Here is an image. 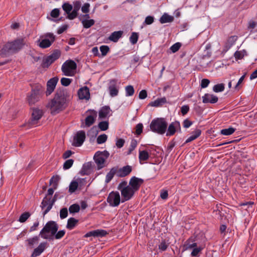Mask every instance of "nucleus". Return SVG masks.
<instances>
[{
	"label": "nucleus",
	"mask_w": 257,
	"mask_h": 257,
	"mask_svg": "<svg viewBox=\"0 0 257 257\" xmlns=\"http://www.w3.org/2000/svg\"><path fill=\"white\" fill-rule=\"evenodd\" d=\"M143 130V125L141 123L137 124L136 126V134L138 136L140 135Z\"/></svg>",
	"instance_id": "nucleus-61"
},
{
	"label": "nucleus",
	"mask_w": 257,
	"mask_h": 257,
	"mask_svg": "<svg viewBox=\"0 0 257 257\" xmlns=\"http://www.w3.org/2000/svg\"><path fill=\"white\" fill-rule=\"evenodd\" d=\"M77 93L80 99L88 100L90 98L89 89L87 86H84L80 88Z\"/></svg>",
	"instance_id": "nucleus-18"
},
{
	"label": "nucleus",
	"mask_w": 257,
	"mask_h": 257,
	"mask_svg": "<svg viewBox=\"0 0 257 257\" xmlns=\"http://www.w3.org/2000/svg\"><path fill=\"white\" fill-rule=\"evenodd\" d=\"M78 187V182L76 181H72L69 186V192L74 193Z\"/></svg>",
	"instance_id": "nucleus-43"
},
{
	"label": "nucleus",
	"mask_w": 257,
	"mask_h": 257,
	"mask_svg": "<svg viewBox=\"0 0 257 257\" xmlns=\"http://www.w3.org/2000/svg\"><path fill=\"white\" fill-rule=\"evenodd\" d=\"M195 237L191 236L185 242L183 245V250H186L188 249H191L193 247H196L197 244L195 242Z\"/></svg>",
	"instance_id": "nucleus-23"
},
{
	"label": "nucleus",
	"mask_w": 257,
	"mask_h": 257,
	"mask_svg": "<svg viewBox=\"0 0 257 257\" xmlns=\"http://www.w3.org/2000/svg\"><path fill=\"white\" fill-rule=\"evenodd\" d=\"M123 31H115L111 34L108 37V39L113 42L116 43L122 37Z\"/></svg>",
	"instance_id": "nucleus-27"
},
{
	"label": "nucleus",
	"mask_w": 257,
	"mask_h": 257,
	"mask_svg": "<svg viewBox=\"0 0 257 257\" xmlns=\"http://www.w3.org/2000/svg\"><path fill=\"white\" fill-rule=\"evenodd\" d=\"M46 37H49L50 40L46 38L42 40L39 44V46L43 49H46L49 47L55 40V36L53 33H47L46 34Z\"/></svg>",
	"instance_id": "nucleus-12"
},
{
	"label": "nucleus",
	"mask_w": 257,
	"mask_h": 257,
	"mask_svg": "<svg viewBox=\"0 0 257 257\" xmlns=\"http://www.w3.org/2000/svg\"><path fill=\"white\" fill-rule=\"evenodd\" d=\"M83 27L85 29H88L94 25L95 21L93 19H84L81 21Z\"/></svg>",
	"instance_id": "nucleus-38"
},
{
	"label": "nucleus",
	"mask_w": 257,
	"mask_h": 257,
	"mask_svg": "<svg viewBox=\"0 0 257 257\" xmlns=\"http://www.w3.org/2000/svg\"><path fill=\"white\" fill-rule=\"evenodd\" d=\"M204 245H201L198 247L197 246L196 247H193V249L191 253V255L192 256H197L198 253L204 249Z\"/></svg>",
	"instance_id": "nucleus-42"
},
{
	"label": "nucleus",
	"mask_w": 257,
	"mask_h": 257,
	"mask_svg": "<svg viewBox=\"0 0 257 257\" xmlns=\"http://www.w3.org/2000/svg\"><path fill=\"white\" fill-rule=\"evenodd\" d=\"M60 179V177L59 175L53 176L50 180L49 185H53L54 189H56L58 185V182Z\"/></svg>",
	"instance_id": "nucleus-37"
},
{
	"label": "nucleus",
	"mask_w": 257,
	"mask_h": 257,
	"mask_svg": "<svg viewBox=\"0 0 257 257\" xmlns=\"http://www.w3.org/2000/svg\"><path fill=\"white\" fill-rule=\"evenodd\" d=\"M57 195L55 194L52 199H50V204L43 212V216H45L52 208L53 205L57 200Z\"/></svg>",
	"instance_id": "nucleus-40"
},
{
	"label": "nucleus",
	"mask_w": 257,
	"mask_h": 257,
	"mask_svg": "<svg viewBox=\"0 0 257 257\" xmlns=\"http://www.w3.org/2000/svg\"><path fill=\"white\" fill-rule=\"evenodd\" d=\"M68 91L66 89L59 88L57 89L53 98L58 100L65 105H67V98L69 97Z\"/></svg>",
	"instance_id": "nucleus-9"
},
{
	"label": "nucleus",
	"mask_w": 257,
	"mask_h": 257,
	"mask_svg": "<svg viewBox=\"0 0 257 257\" xmlns=\"http://www.w3.org/2000/svg\"><path fill=\"white\" fill-rule=\"evenodd\" d=\"M60 15V10L59 9L55 8L53 9L50 13V16L53 18H57Z\"/></svg>",
	"instance_id": "nucleus-62"
},
{
	"label": "nucleus",
	"mask_w": 257,
	"mask_h": 257,
	"mask_svg": "<svg viewBox=\"0 0 257 257\" xmlns=\"http://www.w3.org/2000/svg\"><path fill=\"white\" fill-rule=\"evenodd\" d=\"M154 21V18L153 16H148L146 18L144 23L149 25L152 24Z\"/></svg>",
	"instance_id": "nucleus-63"
},
{
	"label": "nucleus",
	"mask_w": 257,
	"mask_h": 257,
	"mask_svg": "<svg viewBox=\"0 0 257 257\" xmlns=\"http://www.w3.org/2000/svg\"><path fill=\"white\" fill-rule=\"evenodd\" d=\"M107 139V136L105 134L100 135L97 138V143L98 144H101L105 143Z\"/></svg>",
	"instance_id": "nucleus-56"
},
{
	"label": "nucleus",
	"mask_w": 257,
	"mask_h": 257,
	"mask_svg": "<svg viewBox=\"0 0 257 257\" xmlns=\"http://www.w3.org/2000/svg\"><path fill=\"white\" fill-rule=\"evenodd\" d=\"M58 225L54 221H48L40 231L39 236L44 239H53V236L58 230Z\"/></svg>",
	"instance_id": "nucleus-3"
},
{
	"label": "nucleus",
	"mask_w": 257,
	"mask_h": 257,
	"mask_svg": "<svg viewBox=\"0 0 257 257\" xmlns=\"http://www.w3.org/2000/svg\"><path fill=\"white\" fill-rule=\"evenodd\" d=\"M58 78L54 77L49 80L47 83L46 96L50 95L54 90L56 84L58 81Z\"/></svg>",
	"instance_id": "nucleus-16"
},
{
	"label": "nucleus",
	"mask_w": 257,
	"mask_h": 257,
	"mask_svg": "<svg viewBox=\"0 0 257 257\" xmlns=\"http://www.w3.org/2000/svg\"><path fill=\"white\" fill-rule=\"evenodd\" d=\"M107 202L110 206L116 207L120 202V197L118 192L111 191L107 198Z\"/></svg>",
	"instance_id": "nucleus-10"
},
{
	"label": "nucleus",
	"mask_w": 257,
	"mask_h": 257,
	"mask_svg": "<svg viewBox=\"0 0 257 257\" xmlns=\"http://www.w3.org/2000/svg\"><path fill=\"white\" fill-rule=\"evenodd\" d=\"M25 45L24 38H18L12 41L8 42L0 50V56L6 57L18 53Z\"/></svg>",
	"instance_id": "nucleus-1"
},
{
	"label": "nucleus",
	"mask_w": 257,
	"mask_h": 257,
	"mask_svg": "<svg viewBox=\"0 0 257 257\" xmlns=\"http://www.w3.org/2000/svg\"><path fill=\"white\" fill-rule=\"evenodd\" d=\"M174 20V18L168 15L167 13H164L159 19V21L161 24L172 22Z\"/></svg>",
	"instance_id": "nucleus-33"
},
{
	"label": "nucleus",
	"mask_w": 257,
	"mask_h": 257,
	"mask_svg": "<svg viewBox=\"0 0 257 257\" xmlns=\"http://www.w3.org/2000/svg\"><path fill=\"white\" fill-rule=\"evenodd\" d=\"M109 122L108 121H100L98 124V127L101 131H106L108 128Z\"/></svg>",
	"instance_id": "nucleus-48"
},
{
	"label": "nucleus",
	"mask_w": 257,
	"mask_h": 257,
	"mask_svg": "<svg viewBox=\"0 0 257 257\" xmlns=\"http://www.w3.org/2000/svg\"><path fill=\"white\" fill-rule=\"evenodd\" d=\"M77 69V64L72 60H66L62 66V71L68 76L74 75Z\"/></svg>",
	"instance_id": "nucleus-7"
},
{
	"label": "nucleus",
	"mask_w": 257,
	"mask_h": 257,
	"mask_svg": "<svg viewBox=\"0 0 257 257\" xmlns=\"http://www.w3.org/2000/svg\"><path fill=\"white\" fill-rule=\"evenodd\" d=\"M218 100V98L216 96L209 93L205 94L202 97V102L204 103H215L217 102Z\"/></svg>",
	"instance_id": "nucleus-21"
},
{
	"label": "nucleus",
	"mask_w": 257,
	"mask_h": 257,
	"mask_svg": "<svg viewBox=\"0 0 257 257\" xmlns=\"http://www.w3.org/2000/svg\"><path fill=\"white\" fill-rule=\"evenodd\" d=\"M98 133V131L96 125L92 127L88 132L87 136L92 137H96Z\"/></svg>",
	"instance_id": "nucleus-47"
},
{
	"label": "nucleus",
	"mask_w": 257,
	"mask_h": 257,
	"mask_svg": "<svg viewBox=\"0 0 257 257\" xmlns=\"http://www.w3.org/2000/svg\"><path fill=\"white\" fill-rule=\"evenodd\" d=\"M31 109L32 110L31 117L25 124L29 127L36 126L38 123L39 120L43 115V111L42 109H39L38 107H33Z\"/></svg>",
	"instance_id": "nucleus-5"
},
{
	"label": "nucleus",
	"mask_w": 257,
	"mask_h": 257,
	"mask_svg": "<svg viewBox=\"0 0 257 257\" xmlns=\"http://www.w3.org/2000/svg\"><path fill=\"white\" fill-rule=\"evenodd\" d=\"M65 234V231L64 230H60L59 231H57V232L54 234L53 236V239H60L62 238Z\"/></svg>",
	"instance_id": "nucleus-53"
},
{
	"label": "nucleus",
	"mask_w": 257,
	"mask_h": 257,
	"mask_svg": "<svg viewBox=\"0 0 257 257\" xmlns=\"http://www.w3.org/2000/svg\"><path fill=\"white\" fill-rule=\"evenodd\" d=\"M110 49L108 46L102 45L100 47V51L101 52V57H104L106 55L107 53L109 51Z\"/></svg>",
	"instance_id": "nucleus-54"
},
{
	"label": "nucleus",
	"mask_w": 257,
	"mask_h": 257,
	"mask_svg": "<svg viewBox=\"0 0 257 257\" xmlns=\"http://www.w3.org/2000/svg\"><path fill=\"white\" fill-rule=\"evenodd\" d=\"M125 95L126 96H131L134 95L135 89L133 86L129 85L125 87Z\"/></svg>",
	"instance_id": "nucleus-49"
},
{
	"label": "nucleus",
	"mask_w": 257,
	"mask_h": 257,
	"mask_svg": "<svg viewBox=\"0 0 257 257\" xmlns=\"http://www.w3.org/2000/svg\"><path fill=\"white\" fill-rule=\"evenodd\" d=\"M111 111L110 107L105 105L100 108L99 110V118L100 119L105 118Z\"/></svg>",
	"instance_id": "nucleus-26"
},
{
	"label": "nucleus",
	"mask_w": 257,
	"mask_h": 257,
	"mask_svg": "<svg viewBox=\"0 0 257 257\" xmlns=\"http://www.w3.org/2000/svg\"><path fill=\"white\" fill-rule=\"evenodd\" d=\"M237 39V37L236 36H231L229 37L225 44L224 50H228L234 44Z\"/></svg>",
	"instance_id": "nucleus-30"
},
{
	"label": "nucleus",
	"mask_w": 257,
	"mask_h": 257,
	"mask_svg": "<svg viewBox=\"0 0 257 257\" xmlns=\"http://www.w3.org/2000/svg\"><path fill=\"white\" fill-rule=\"evenodd\" d=\"M61 56V51L58 49L53 50L52 53L47 57L50 60L51 63H54Z\"/></svg>",
	"instance_id": "nucleus-35"
},
{
	"label": "nucleus",
	"mask_w": 257,
	"mask_h": 257,
	"mask_svg": "<svg viewBox=\"0 0 257 257\" xmlns=\"http://www.w3.org/2000/svg\"><path fill=\"white\" fill-rule=\"evenodd\" d=\"M85 138V133L84 131H78L74 137L72 145L75 147L81 146L84 142Z\"/></svg>",
	"instance_id": "nucleus-13"
},
{
	"label": "nucleus",
	"mask_w": 257,
	"mask_h": 257,
	"mask_svg": "<svg viewBox=\"0 0 257 257\" xmlns=\"http://www.w3.org/2000/svg\"><path fill=\"white\" fill-rule=\"evenodd\" d=\"M72 82V79L68 78L63 77L61 79V83L64 86H69Z\"/></svg>",
	"instance_id": "nucleus-59"
},
{
	"label": "nucleus",
	"mask_w": 257,
	"mask_h": 257,
	"mask_svg": "<svg viewBox=\"0 0 257 257\" xmlns=\"http://www.w3.org/2000/svg\"><path fill=\"white\" fill-rule=\"evenodd\" d=\"M167 103V99L165 97L158 98L154 101H151L148 104V106L153 107H159L162 106L164 104Z\"/></svg>",
	"instance_id": "nucleus-24"
},
{
	"label": "nucleus",
	"mask_w": 257,
	"mask_h": 257,
	"mask_svg": "<svg viewBox=\"0 0 257 257\" xmlns=\"http://www.w3.org/2000/svg\"><path fill=\"white\" fill-rule=\"evenodd\" d=\"M68 216V209L66 207L62 208L60 211V217L63 219L67 217Z\"/></svg>",
	"instance_id": "nucleus-60"
},
{
	"label": "nucleus",
	"mask_w": 257,
	"mask_h": 257,
	"mask_svg": "<svg viewBox=\"0 0 257 257\" xmlns=\"http://www.w3.org/2000/svg\"><path fill=\"white\" fill-rule=\"evenodd\" d=\"M138 33L136 32H133L131 34V36L130 37V41L133 45H134L137 43L138 41Z\"/></svg>",
	"instance_id": "nucleus-50"
},
{
	"label": "nucleus",
	"mask_w": 257,
	"mask_h": 257,
	"mask_svg": "<svg viewBox=\"0 0 257 257\" xmlns=\"http://www.w3.org/2000/svg\"><path fill=\"white\" fill-rule=\"evenodd\" d=\"M45 88L40 84H36L32 88L31 91L28 93L26 101L30 106L35 105L42 97Z\"/></svg>",
	"instance_id": "nucleus-2"
},
{
	"label": "nucleus",
	"mask_w": 257,
	"mask_h": 257,
	"mask_svg": "<svg viewBox=\"0 0 257 257\" xmlns=\"http://www.w3.org/2000/svg\"><path fill=\"white\" fill-rule=\"evenodd\" d=\"M235 131V129L232 127L224 128L221 130V134L224 136H229L232 134Z\"/></svg>",
	"instance_id": "nucleus-46"
},
{
	"label": "nucleus",
	"mask_w": 257,
	"mask_h": 257,
	"mask_svg": "<svg viewBox=\"0 0 257 257\" xmlns=\"http://www.w3.org/2000/svg\"><path fill=\"white\" fill-rule=\"evenodd\" d=\"M52 64L50 60L48 57H46L43 58L41 66L43 68H48Z\"/></svg>",
	"instance_id": "nucleus-52"
},
{
	"label": "nucleus",
	"mask_w": 257,
	"mask_h": 257,
	"mask_svg": "<svg viewBox=\"0 0 257 257\" xmlns=\"http://www.w3.org/2000/svg\"><path fill=\"white\" fill-rule=\"evenodd\" d=\"M92 169V162H88L83 165L79 174L82 176L89 175L91 174Z\"/></svg>",
	"instance_id": "nucleus-19"
},
{
	"label": "nucleus",
	"mask_w": 257,
	"mask_h": 257,
	"mask_svg": "<svg viewBox=\"0 0 257 257\" xmlns=\"http://www.w3.org/2000/svg\"><path fill=\"white\" fill-rule=\"evenodd\" d=\"M135 193L136 192L129 185L125 188H122L121 190V195L123 198L121 202L123 203L131 199Z\"/></svg>",
	"instance_id": "nucleus-14"
},
{
	"label": "nucleus",
	"mask_w": 257,
	"mask_h": 257,
	"mask_svg": "<svg viewBox=\"0 0 257 257\" xmlns=\"http://www.w3.org/2000/svg\"><path fill=\"white\" fill-rule=\"evenodd\" d=\"M109 156V153L106 150L103 152L97 151L95 153L93 159L97 165V170H99L105 167L104 163Z\"/></svg>",
	"instance_id": "nucleus-6"
},
{
	"label": "nucleus",
	"mask_w": 257,
	"mask_h": 257,
	"mask_svg": "<svg viewBox=\"0 0 257 257\" xmlns=\"http://www.w3.org/2000/svg\"><path fill=\"white\" fill-rule=\"evenodd\" d=\"M47 244V242L40 243L38 246L34 249L31 257H37L39 256L46 248Z\"/></svg>",
	"instance_id": "nucleus-20"
},
{
	"label": "nucleus",
	"mask_w": 257,
	"mask_h": 257,
	"mask_svg": "<svg viewBox=\"0 0 257 257\" xmlns=\"http://www.w3.org/2000/svg\"><path fill=\"white\" fill-rule=\"evenodd\" d=\"M139 158L140 161H146L149 158L148 152L145 150L140 151Z\"/></svg>",
	"instance_id": "nucleus-39"
},
{
	"label": "nucleus",
	"mask_w": 257,
	"mask_h": 257,
	"mask_svg": "<svg viewBox=\"0 0 257 257\" xmlns=\"http://www.w3.org/2000/svg\"><path fill=\"white\" fill-rule=\"evenodd\" d=\"M47 107L51 109V114H55L64 110L66 108L67 105H65L59 101L53 98L48 103Z\"/></svg>",
	"instance_id": "nucleus-8"
},
{
	"label": "nucleus",
	"mask_w": 257,
	"mask_h": 257,
	"mask_svg": "<svg viewBox=\"0 0 257 257\" xmlns=\"http://www.w3.org/2000/svg\"><path fill=\"white\" fill-rule=\"evenodd\" d=\"M79 220L74 217L68 219L66 228L69 230L73 229L78 224Z\"/></svg>",
	"instance_id": "nucleus-34"
},
{
	"label": "nucleus",
	"mask_w": 257,
	"mask_h": 257,
	"mask_svg": "<svg viewBox=\"0 0 257 257\" xmlns=\"http://www.w3.org/2000/svg\"><path fill=\"white\" fill-rule=\"evenodd\" d=\"M144 183V179L133 176L131 178L128 185L136 192Z\"/></svg>",
	"instance_id": "nucleus-11"
},
{
	"label": "nucleus",
	"mask_w": 257,
	"mask_h": 257,
	"mask_svg": "<svg viewBox=\"0 0 257 257\" xmlns=\"http://www.w3.org/2000/svg\"><path fill=\"white\" fill-rule=\"evenodd\" d=\"M74 9L72 11V14L69 15V17L76 18L78 15V12L81 7V3L79 1H75L73 3Z\"/></svg>",
	"instance_id": "nucleus-28"
},
{
	"label": "nucleus",
	"mask_w": 257,
	"mask_h": 257,
	"mask_svg": "<svg viewBox=\"0 0 257 257\" xmlns=\"http://www.w3.org/2000/svg\"><path fill=\"white\" fill-rule=\"evenodd\" d=\"M62 9L63 11L65 12L66 14H67V18L69 20H73L74 18H72L69 17V15L72 14V11H73V7L72 6L68 3H64L62 6Z\"/></svg>",
	"instance_id": "nucleus-31"
},
{
	"label": "nucleus",
	"mask_w": 257,
	"mask_h": 257,
	"mask_svg": "<svg viewBox=\"0 0 257 257\" xmlns=\"http://www.w3.org/2000/svg\"><path fill=\"white\" fill-rule=\"evenodd\" d=\"M133 168L131 166L126 165L122 168L117 169V176L120 178L125 177L128 176L132 171Z\"/></svg>",
	"instance_id": "nucleus-17"
},
{
	"label": "nucleus",
	"mask_w": 257,
	"mask_h": 257,
	"mask_svg": "<svg viewBox=\"0 0 257 257\" xmlns=\"http://www.w3.org/2000/svg\"><path fill=\"white\" fill-rule=\"evenodd\" d=\"M31 213L29 212H25L22 213L18 221L21 223H24L27 221V220L30 217Z\"/></svg>",
	"instance_id": "nucleus-45"
},
{
	"label": "nucleus",
	"mask_w": 257,
	"mask_h": 257,
	"mask_svg": "<svg viewBox=\"0 0 257 257\" xmlns=\"http://www.w3.org/2000/svg\"><path fill=\"white\" fill-rule=\"evenodd\" d=\"M201 130L200 129H196L193 131L191 133V136L186 140L184 144L188 143L196 139L201 135Z\"/></svg>",
	"instance_id": "nucleus-32"
},
{
	"label": "nucleus",
	"mask_w": 257,
	"mask_h": 257,
	"mask_svg": "<svg viewBox=\"0 0 257 257\" xmlns=\"http://www.w3.org/2000/svg\"><path fill=\"white\" fill-rule=\"evenodd\" d=\"M110 85L108 87L110 95L111 97H114L118 95V89L116 87V81L115 79H112L110 82Z\"/></svg>",
	"instance_id": "nucleus-22"
},
{
	"label": "nucleus",
	"mask_w": 257,
	"mask_h": 257,
	"mask_svg": "<svg viewBox=\"0 0 257 257\" xmlns=\"http://www.w3.org/2000/svg\"><path fill=\"white\" fill-rule=\"evenodd\" d=\"M90 112V114L87 116L85 119V126L89 127L95 121L97 112L94 109H89L86 112Z\"/></svg>",
	"instance_id": "nucleus-15"
},
{
	"label": "nucleus",
	"mask_w": 257,
	"mask_h": 257,
	"mask_svg": "<svg viewBox=\"0 0 257 257\" xmlns=\"http://www.w3.org/2000/svg\"><path fill=\"white\" fill-rule=\"evenodd\" d=\"M74 163V160L73 159H68L66 160L63 166V168L64 170H67L70 168L73 165Z\"/></svg>",
	"instance_id": "nucleus-55"
},
{
	"label": "nucleus",
	"mask_w": 257,
	"mask_h": 257,
	"mask_svg": "<svg viewBox=\"0 0 257 257\" xmlns=\"http://www.w3.org/2000/svg\"><path fill=\"white\" fill-rule=\"evenodd\" d=\"M50 199L51 197H48L47 195H46V196L43 198L40 205V207L42 210H44L46 207L47 208L48 206H49L51 202Z\"/></svg>",
	"instance_id": "nucleus-41"
},
{
	"label": "nucleus",
	"mask_w": 257,
	"mask_h": 257,
	"mask_svg": "<svg viewBox=\"0 0 257 257\" xmlns=\"http://www.w3.org/2000/svg\"><path fill=\"white\" fill-rule=\"evenodd\" d=\"M39 240V235L35 236L32 238L27 239L26 241L28 242L27 245L31 248L34 247V245L35 243H37Z\"/></svg>",
	"instance_id": "nucleus-36"
},
{
	"label": "nucleus",
	"mask_w": 257,
	"mask_h": 257,
	"mask_svg": "<svg viewBox=\"0 0 257 257\" xmlns=\"http://www.w3.org/2000/svg\"><path fill=\"white\" fill-rule=\"evenodd\" d=\"M182 46V44L180 42H177L173 44L171 47L170 50L173 53L177 52Z\"/></svg>",
	"instance_id": "nucleus-58"
},
{
	"label": "nucleus",
	"mask_w": 257,
	"mask_h": 257,
	"mask_svg": "<svg viewBox=\"0 0 257 257\" xmlns=\"http://www.w3.org/2000/svg\"><path fill=\"white\" fill-rule=\"evenodd\" d=\"M177 124L178 123L176 122V120L169 124L166 133L167 136H172L175 134L176 132V127H179V125Z\"/></svg>",
	"instance_id": "nucleus-25"
},
{
	"label": "nucleus",
	"mask_w": 257,
	"mask_h": 257,
	"mask_svg": "<svg viewBox=\"0 0 257 257\" xmlns=\"http://www.w3.org/2000/svg\"><path fill=\"white\" fill-rule=\"evenodd\" d=\"M167 126L168 123L165 118L160 117L153 119L150 123V127L153 132L163 135L166 132Z\"/></svg>",
	"instance_id": "nucleus-4"
},
{
	"label": "nucleus",
	"mask_w": 257,
	"mask_h": 257,
	"mask_svg": "<svg viewBox=\"0 0 257 257\" xmlns=\"http://www.w3.org/2000/svg\"><path fill=\"white\" fill-rule=\"evenodd\" d=\"M117 167H112L106 175L105 182L108 183L113 178L115 174L117 175Z\"/></svg>",
	"instance_id": "nucleus-29"
},
{
	"label": "nucleus",
	"mask_w": 257,
	"mask_h": 257,
	"mask_svg": "<svg viewBox=\"0 0 257 257\" xmlns=\"http://www.w3.org/2000/svg\"><path fill=\"white\" fill-rule=\"evenodd\" d=\"M107 234L106 230L103 229L95 230V237H103Z\"/></svg>",
	"instance_id": "nucleus-57"
},
{
	"label": "nucleus",
	"mask_w": 257,
	"mask_h": 257,
	"mask_svg": "<svg viewBox=\"0 0 257 257\" xmlns=\"http://www.w3.org/2000/svg\"><path fill=\"white\" fill-rule=\"evenodd\" d=\"M224 84L223 83H219L215 85L213 87V90L215 92H222L224 90Z\"/></svg>",
	"instance_id": "nucleus-51"
},
{
	"label": "nucleus",
	"mask_w": 257,
	"mask_h": 257,
	"mask_svg": "<svg viewBox=\"0 0 257 257\" xmlns=\"http://www.w3.org/2000/svg\"><path fill=\"white\" fill-rule=\"evenodd\" d=\"M189 110V106L188 105H183L181 108V112L183 115L186 114Z\"/></svg>",
	"instance_id": "nucleus-64"
},
{
	"label": "nucleus",
	"mask_w": 257,
	"mask_h": 257,
	"mask_svg": "<svg viewBox=\"0 0 257 257\" xmlns=\"http://www.w3.org/2000/svg\"><path fill=\"white\" fill-rule=\"evenodd\" d=\"M80 206L79 204L75 203L70 206L69 211L71 214L78 213L80 211Z\"/></svg>",
	"instance_id": "nucleus-44"
}]
</instances>
